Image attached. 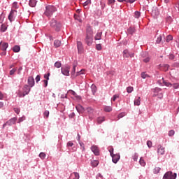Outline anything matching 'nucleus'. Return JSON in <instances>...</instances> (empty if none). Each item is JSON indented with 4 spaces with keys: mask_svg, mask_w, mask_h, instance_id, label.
I'll use <instances>...</instances> for the list:
<instances>
[{
    "mask_svg": "<svg viewBox=\"0 0 179 179\" xmlns=\"http://www.w3.org/2000/svg\"><path fill=\"white\" fill-rule=\"evenodd\" d=\"M50 26L55 30V31H61V28L62 27V24L55 18H53L50 22Z\"/></svg>",
    "mask_w": 179,
    "mask_h": 179,
    "instance_id": "f257e3e1",
    "label": "nucleus"
},
{
    "mask_svg": "<svg viewBox=\"0 0 179 179\" xmlns=\"http://www.w3.org/2000/svg\"><path fill=\"white\" fill-rule=\"evenodd\" d=\"M54 12H57V8L54 6H47L45 7V15L48 17L52 16Z\"/></svg>",
    "mask_w": 179,
    "mask_h": 179,
    "instance_id": "f03ea898",
    "label": "nucleus"
},
{
    "mask_svg": "<svg viewBox=\"0 0 179 179\" xmlns=\"http://www.w3.org/2000/svg\"><path fill=\"white\" fill-rule=\"evenodd\" d=\"M177 178V173H173L171 171L166 172L163 177V179H176Z\"/></svg>",
    "mask_w": 179,
    "mask_h": 179,
    "instance_id": "7ed1b4c3",
    "label": "nucleus"
},
{
    "mask_svg": "<svg viewBox=\"0 0 179 179\" xmlns=\"http://www.w3.org/2000/svg\"><path fill=\"white\" fill-rule=\"evenodd\" d=\"M17 15V11L16 10H11L8 15V20L12 22H15V18L16 17V15Z\"/></svg>",
    "mask_w": 179,
    "mask_h": 179,
    "instance_id": "20e7f679",
    "label": "nucleus"
},
{
    "mask_svg": "<svg viewBox=\"0 0 179 179\" xmlns=\"http://www.w3.org/2000/svg\"><path fill=\"white\" fill-rule=\"evenodd\" d=\"M77 48L78 54H83L85 52V48H83V43L80 41H77Z\"/></svg>",
    "mask_w": 179,
    "mask_h": 179,
    "instance_id": "39448f33",
    "label": "nucleus"
},
{
    "mask_svg": "<svg viewBox=\"0 0 179 179\" xmlns=\"http://www.w3.org/2000/svg\"><path fill=\"white\" fill-rule=\"evenodd\" d=\"M70 69H71V67H69V66L62 67L61 71H62V75H64V76H69Z\"/></svg>",
    "mask_w": 179,
    "mask_h": 179,
    "instance_id": "423d86ee",
    "label": "nucleus"
},
{
    "mask_svg": "<svg viewBox=\"0 0 179 179\" xmlns=\"http://www.w3.org/2000/svg\"><path fill=\"white\" fill-rule=\"evenodd\" d=\"M134 52H130L129 50L127 49L123 51L124 58H129V57L130 58H134Z\"/></svg>",
    "mask_w": 179,
    "mask_h": 179,
    "instance_id": "0eeeda50",
    "label": "nucleus"
},
{
    "mask_svg": "<svg viewBox=\"0 0 179 179\" xmlns=\"http://www.w3.org/2000/svg\"><path fill=\"white\" fill-rule=\"evenodd\" d=\"M112 157V162L113 163H115V164H117L118 162L120 161V159H121V156L120 154H113V155H110Z\"/></svg>",
    "mask_w": 179,
    "mask_h": 179,
    "instance_id": "6e6552de",
    "label": "nucleus"
},
{
    "mask_svg": "<svg viewBox=\"0 0 179 179\" xmlns=\"http://www.w3.org/2000/svg\"><path fill=\"white\" fill-rule=\"evenodd\" d=\"M91 150L94 152V155H95V156L100 155V150H99V147H97L96 145H92L91 147Z\"/></svg>",
    "mask_w": 179,
    "mask_h": 179,
    "instance_id": "1a4fd4ad",
    "label": "nucleus"
},
{
    "mask_svg": "<svg viewBox=\"0 0 179 179\" xmlns=\"http://www.w3.org/2000/svg\"><path fill=\"white\" fill-rule=\"evenodd\" d=\"M85 41L86 44L89 47H90V45H92V44H93V36H86Z\"/></svg>",
    "mask_w": 179,
    "mask_h": 179,
    "instance_id": "9d476101",
    "label": "nucleus"
},
{
    "mask_svg": "<svg viewBox=\"0 0 179 179\" xmlns=\"http://www.w3.org/2000/svg\"><path fill=\"white\" fill-rule=\"evenodd\" d=\"M8 47H9V44L8 43L6 42L0 43V50L1 51H6Z\"/></svg>",
    "mask_w": 179,
    "mask_h": 179,
    "instance_id": "9b49d317",
    "label": "nucleus"
},
{
    "mask_svg": "<svg viewBox=\"0 0 179 179\" xmlns=\"http://www.w3.org/2000/svg\"><path fill=\"white\" fill-rule=\"evenodd\" d=\"M157 153L158 155H160L161 156H163L165 153V148L162 145H159L157 146Z\"/></svg>",
    "mask_w": 179,
    "mask_h": 179,
    "instance_id": "f8f14e48",
    "label": "nucleus"
},
{
    "mask_svg": "<svg viewBox=\"0 0 179 179\" xmlns=\"http://www.w3.org/2000/svg\"><path fill=\"white\" fill-rule=\"evenodd\" d=\"M27 83H28V86H29V87H33L35 85L34 78H33V76L29 77L28 80H27Z\"/></svg>",
    "mask_w": 179,
    "mask_h": 179,
    "instance_id": "ddd939ff",
    "label": "nucleus"
},
{
    "mask_svg": "<svg viewBox=\"0 0 179 179\" xmlns=\"http://www.w3.org/2000/svg\"><path fill=\"white\" fill-rule=\"evenodd\" d=\"M16 121H17V117H13L11 119H10L8 121L6 122V124H8V125L9 127L14 125V124H16Z\"/></svg>",
    "mask_w": 179,
    "mask_h": 179,
    "instance_id": "4468645a",
    "label": "nucleus"
},
{
    "mask_svg": "<svg viewBox=\"0 0 179 179\" xmlns=\"http://www.w3.org/2000/svg\"><path fill=\"white\" fill-rule=\"evenodd\" d=\"M22 90H23V93H25L27 95L30 93V90H31L30 89V86L27 85H24L22 88Z\"/></svg>",
    "mask_w": 179,
    "mask_h": 179,
    "instance_id": "2eb2a0df",
    "label": "nucleus"
},
{
    "mask_svg": "<svg viewBox=\"0 0 179 179\" xmlns=\"http://www.w3.org/2000/svg\"><path fill=\"white\" fill-rule=\"evenodd\" d=\"M78 113H79L80 114H83L85 113V108H83V106H82V105H78L76 107Z\"/></svg>",
    "mask_w": 179,
    "mask_h": 179,
    "instance_id": "dca6fc26",
    "label": "nucleus"
},
{
    "mask_svg": "<svg viewBox=\"0 0 179 179\" xmlns=\"http://www.w3.org/2000/svg\"><path fill=\"white\" fill-rule=\"evenodd\" d=\"M86 36H93V29L91 27L87 28Z\"/></svg>",
    "mask_w": 179,
    "mask_h": 179,
    "instance_id": "f3484780",
    "label": "nucleus"
},
{
    "mask_svg": "<svg viewBox=\"0 0 179 179\" xmlns=\"http://www.w3.org/2000/svg\"><path fill=\"white\" fill-rule=\"evenodd\" d=\"M162 83L163 85H164V86H166L167 87H171V86H173V84L169 83L167 80H165L164 78H162Z\"/></svg>",
    "mask_w": 179,
    "mask_h": 179,
    "instance_id": "a211bd4d",
    "label": "nucleus"
},
{
    "mask_svg": "<svg viewBox=\"0 0 179 179\" xmlns=\"http://www.w3.org/2000/svg\"><path fill=\"white\" fill-rule=\"evenodd\" d=\"M29 5L31 8H34L36 6V5H37V1H36V0H29Z\"/></svg>",
    "mask_w": 179,
    "mask_h": 179,
    "instance_id": "6ab92c4d",
    "label": "nucleus"
},
{
    "mask_svg": "<svg viewBox=\"0 0 179 179\" xmlns=\"http://www.w3.org/2000/svg\"><path fill=\"white\" fill-rule=\"evenodd\" d=\"M103 110L106 113H111V111H113V108L111 106H106L103 108Z\"/></svg>",
    "mask_w": 179,
    "mask_h": 179,
    "instance_id": "aec40b11",
    "label": "nucleus"
},
{
    "mask_svg": "<svg viewBox=\"0 0 179 179\" xmlns=\"http://www.w3.org/2000/svg\"><path fill=\"white\" fill-rule=\"evenodd\" d=\"M103 34V32H97L95 35L94 40H101V35Z\"/></svg>",
    "mask_w": 179,
    "mask_h": 179,
    "instance_id": "412c9836",
    "label": "nucleus"
},
{
    "mask_svg": "<svg viewBox=\"0 0 179 179\" xmlns=\"http://www.w3.org/2000/svg\"><path fill=\"white\" fill-rule=\"evenodd\" d=\"M134 106H141V98H140V96H138L134 99Z\"/></svg>",
    "mask_w": 179,
    "mask_h": 179,
    "instance_id": "4be33fe9",
    "label": "nucleus"
},
{
    "mask_svg": "<svg viewBox=\"0 0 179 179\" xmlns=\"http://www.w3.org/2000/svg\"><path fill=\"white\" fill-rule=\"evenodd\" d=\"M54 46L55 47V48H58V47H61V41L55 40L54 41Z\"/></svg>",
    "mask_w": 179,
    "mask_h": 179,
    "instance_id": "5701e85b",
    "label": "nucleus"
},
{
    "mask_svg": "<svg viewBox=\"0 0 179 179\" xmlns=\"http://www.w3.org/2000/svg\"><path fill=\"white\" fill-rule=\"evenodd\" d=\"M13 51L14 52H19L20 51V46L15 45L13 48Z\"/></svg>",
    "mask_w": 179,
    "mask_h": 179,
    "instance_id": "b1692460",
    "label": "nucleus"
},
{
    "mask_svg": "<svg viewBox=\"0 0 179 179\" xmlns=\"http://www.w3.org/2000/svg\"><path fill=\"white\" fill-rule=\"evenodd\" d=\"M106 121L105 117H99L97 118V122L98 124H101L102 122H104Z\"/></svg>",
    "mask_w": 179,
    "mask_h": 179,
    "instance_id": "393cba45",
    "label": "nucleus"
},
{
    "mask_svg": "<svg viewBox=\"0 0 179 179\" xmlns=\"http://www.w3.org/2000/svg\"><path fill=\"white\" fill-rule=\"evenodd\" d=\"M127 33L129 34H134V33H135V28L134 27H129L128 29H127Z\"/></svg>",
    "mask_w": 179,
    "mask_h": 179,
    "instance_id": "a878e982",
    "label": "nucleus"
},
{
    "mask_svg": "<svg viewBox=\"0 0 179 179\" xmlns=\"http://www.w3.org/2000/svg\"><path fill=\"white\" fill-rule=\"evenodd\" d=\"M91 165L92 167H97L99 166V162L97 160H93L91 162Z\"/></svg>",
    "mask_w": 179,
    "mask_h": 179,
    "instance_id": "bb28decb",
    "label": "nucleus"
},
{
    "mask_svg": "<svg viewBox=\"0 0 179 179\" xmlns=\"http://www.w3.org/2000/svg\"><path fill=\"white\" fill-rule=\"evenodd\" d=\"M71 176H73V179H79L80 178V176H79V173L78 172H73Z\"/></svg>",
    "mask_w": 179,
    "mask_h": 179,
    "instance_id": "cd10ccee",
    "label": "nucleus"
},
{
    "mask_svg": "<svg viewBox=\"0 0 179 179\" xmlns=\"http://www.w3.org/2000/svg\"><path fill=\"white\" fill-rule=\"evenodd\" d=\"M91 89H92V92L93 94H94V93H96V92H97V87H96V85H94V84L92 85Z\"/></svg>",
    "mask_w": 179,
    "mask_h": 179,
    "instance_id": "c85d7f7f",
    "label": "nucleus"
},
{
    "mask_svg": "<svg viewBox=\"0 0 179 179\" xmlns=\"http://www.w3.org/2000/svg\"><path fill=\"white\" fill-rule=\"evenodd\" d=\"M16 71H17V68H13L10 71L9 74L10 75V76H13V75H15V73H16Z\"/></svg>",
    "mask_w": 179,
    "mask_h": 179,
    "instance_id": "c756f323",
    "label": "nucleus"
},
{
    "mask_svg": "<svg viewBox=\"0 0 179 179\" xmlns=\"http://www.w3.org/2000/svg\"><path fill=\"white\" fill-rule=\"evenodd\" d=\"M7 29H8V27H6V25L5 24H1V31H3V33H5V31H6Z\"/></svg>",
    "mask_w": 179,
    "mask_h": 179,
    "instance_id": "7c9ffc66",
    "label": "nucleus"
},
{
    "mask_svg": "<svg viewBox=\"0 0 179 179\" xmlns=\"http://www.w3.org/2000/svg\"><path fill=\"white\" fill-rule=\"evenodd\" d=\"M160 170H162L160 167H155L153 171L154 174H159Z\"/></svg>",
    "mask_w": 179,
    "mask_h": 179,
    "instance_id": "2f4dec72",
    "label": "nucleus"
},
{
    "mask_svg": "<svg viewBox=\"0 0 179 179\" xmlns=\"http://www.w3.org/2000/svg\"><path fill=\"white\" fill-rule=\"evenodd\" d=\"M157 96H158V99H163V93L153 94V97H156Z\"/></svg>",
    "mask_w": 179,
    "mask_h": 179,
    "instance_id": "473e14b6",
    "label": "nucleus"
},
{
    "mask_svg": "<svg viewBox=\"0 0 179 179\" xmlns=\"http://www.w3.org/2000/svg\"><path fill=\"white\" fill-rule=\"evenodd\" d=\"M134 17H136V19H139V17H141V13L138 11H136L134 13Z\"/></svg>",
    "mask_w": 179,
    "mask_h": 179,
    "instance_id": "72a5a7b5",
    "label": "nucleus"
},
{
    "mask_svg": "<svg viewBox=\"0 0 179 179\" xmlns=\"http://www.w3.org/2000/svg\"><path fill=\"white\" fill-rule=\"evenodd\" d=\"M125 115H127V113H125V112H122L117 115V118L120 120V118L125 117Z\"/></svg>",
    "mask_w": 179,
    "mask_h": 179,
    "instance_id": "f704fd0d",
    "label": "nucleus"
},
{
    "mask_svg": "<svg viewBox=\"0 0 179 179\" xmlns=\"http://www.w3.org/2000/svg\"><path fill=\"white\" fill-rule=\"evenodd\" d=\"M55 68H61V66H62V64H61L60 62H56L55 63Z\"/></svg>",
    "mask_w": 179,
    "mask_h": 179,
    "instance_id": "c9c22d12",
    "label": "nucleus"
},
{
    "mask_svg": "<svg viewBox=\"0 0 179 179\" xmlns=\"http://www.w3.org/2000/svg\"><path fill=\"white\" fill-rule=\"evenodd\" d=\"M73 146V143L72 141H69L66 143V148L69 149V148H72Z\"/></svg>",
    "mask_w": 179,
    "mask_h": 179,
    "instance_id": "e433bc0d",
    "label": "nucleus"
},
{
    "mask_svg": "<svg viewBox=\"0 0 179 179\" xmlns=\"http://www.w3.org/2000/svg\"><path fill=\"white\" fill-rule=\"evenodd\" d=\"M163 68V71H164L165 72H167V71H169V64H164L162 66Z\"/></svg>",
    "mask_w": 179,
    "mask_h": 179,
    "instance_id": "4c0bfd02",
    "label": "nucleus"
},
{
    "mask_svg": "<svg viewBox=\"0 0 179 179\" xmlns=\"http://www.w3.org/2000/svg\"><path fill=\"white\" fill-rule=\"evenodd\" d=\"M127 93H132L134 92V87H128L127 88Z\"/></svg>",
    "mask_w": 179,
    "mask_h": 179,
    "instance_id": "58836bf2",
    "label": "nucleus"
},
{
    "mask_svg": "<svg viewBox=\"0 0 179 179\" xmlns=\"http://www.w3.org/2000/svg\"><path fill=\"white\" fill-rule=\"evenodd\" d=\"M74 18L76 19V20H78V22H80V23H82V19H80L79 15L75 14L74 15Z\"/></svg>",
    "mask_w": 179,
    "mask_h": 179,
    "instance_id": "ea45409f",
    "label": "nucleus"
},
{
    "mask_svg": "<svg viewBox=\"0 0 179 179\" xmlns=\"http://www.w3.org/2000/svg\"><path fill=\"white\" fill-rule=\"evenodd\" d=\"M45 153L44 152H41L39 154V157L42 159V160H44V159H45Z\"/></svg>",
    "mask_w": 179,
    "mask_h": 179,
    "instance_id": "a19ab883",
    "label": "nucleus"
},
{
    "mask_svg": "<svg viewBox=\"0 0 179 179\" xmlns=\"http://www.w3.org/2000/svg\"><path fill=\"white\" fill-rule=\"evenodd\" d=\"M24 120H26V117H24V116L20 117L18 119V122H17L18 124H20V122H23V121H24Z\"/></svg>",
    "mask_w": 179,
    "mask_h": 179,
    "instance_id": "79ce46f5",
    "label": "nucleus"
},
{
    "mask_svg": "<svg viewBox=\"0 0 179 179\" xmlns=\"http://www.w3.org/2000/svg\"><path fill=\"white\" fill-rule=\"evenodd\" d=\"M120 95L118 94H115L113 95V96L112 97L111 100L112 101H115V100H117V99H119Z\"/></svg>",
    "mask_w": 179,
    "mask_h": 179,
    "instance_id": "37998d69",
    "label": "nucleus"
},
{
    "mask_svg": "<svg viewBox=\"0 0 179 179\" xmlns=\"http://www.w3.org/2000/svg\"><path fill=\"white\" fill-rule=\"evenodd\" d=\"M44 117L48 118L50 116V111L45 110L43 113Z\"/></svg>",
    "mask_w": 179,
    "mask_h": 179,
    "instance_id": "c03bdc74",
    "label": "nucleus"
},
{
    "mask_svg": "<svg viewBox=\"0 0 179 179\" xmlns=\"http://www.w3.org/2000/svg\"><path fill=\"white\" fill-rule=\"evenodd\" d=\"M76 72V65H73V69H72V71H71L72 76H73V75H75Z\"/></svg>",
    "mask_w": 179,
    "mask_h": 179,
    "instance_id": "a18cd8bd",
    "label": "nucleus"
},
{
    "mask_svg": "<svg viewBox=\"0 0 179 179\" xmlns=\"http://www.w3.org/2000/svg\"><path fill=\"white\" fill-rule=\"evenodd\" d=\"M93 108H87V113H88V114H93Z\"/></svg>",
    "mask_w": 179,
    "mask_h": 179,
    "instance_id": "49530a36",
    "label": "nucleus"
},
{
    "mask_svg": "<svg viewBox=\"0 0 179 179\" xmlns=\"http://www.w3.org/2000/svg\"><path fill=\"white\" fill-rule=\"evenodd\" d=\"M162 92V89L159 88V87H157L154 90V93L155 94H157V93Z\"/></svg>",
    "mask_w": 179,
    "mask_h": 179,
    "instance_id": "de8ad7c7",
    "label": "nucleus"
},
{
    "mask_svg": "<svg viewBox=\"0 0 179 179\" xmlns=\"http://www.w3.org/2000/svg\"><path fill=\"white\" fill-rule=\"evenodd\" d=\"M171 40H173V36L171 35H169L166 37V42L169 43V41H171Z\"/></svg>",
    "mask_w": 179,
    "mask_h": 179,
    "instance_id": "09e8293b",
    "label": "nucleus"
},
{
    "mask_svg": "<svg viewBox=\"0 0 179 179\" xmlns=\"http://www.w3.org/2000/svg\"><path fill=\"white\" fill-rule=\"evenodd\" d=\"M108 150L110 156H113L114 155V148H113V147H110Z\"/></svg>",
    "mask_w": 179,
    "mask_h": 179,
    "instance_id": "8fccbe9b",
    "label": "nucleus"
},
{
    "mask_svg": "<svg viewBox=\"0 0 179 179\" xmlns=\"http://www.w3.org/2000/svg\"><path fill=\"white\" fill-rule=\"evenodd\" d=\"M17 8H19V6H17V2L15 1L13 3V9H17Z\"/></svg>",
    "mask_w": 179,
    "mask_h": 179,
    "instance_id": "3c124183",
    "label": "nucleus"
},
{
    "mask_svg": "<svg viewBox=\"0 0 179 179\" xmlns=\"http://www.w3.org/2000/svg\"><path fill=\"white\" fill-rule=\"evenodd\" d=\"M175 134H176V131H174V130H171L169 131V136H174Z\"/></svg>",
    "mask_w": 179,
    "mask_h": 179,
    "instance_id": "603ef678",
    "label": "nucleus"
},
{
    "mask_svg": "<svg viewBox=\"0 0 179 179\" xmlns=\"http://www.w3.org/2000/svg\"><path fill=\"white\" fill-rule=\"evenodd\" d=\"M143 62H145V64H146V63L149 62V61H150V57H149V56H148L145 58H144L143 59Z\"/></svg>",
    "mask_w": 179,
    "mask_h": 179,
    "instance_id": "864d4df0",
    "label": "nucleus"
},
{
    "mask_svg": "<svg viewBox=\"0 0 179 179\" xmlns=\"http://www.w3.org/2000/svg\"><path fill=\"white\" fill-rule=\"evenodd\" d=\"M22 71H23V66H20L17 71V75H22Z\"/></svg>",
    "mask_w": 179,
    "mask_h": 179,
    "instance_id": "5fc2aeb1",
    "label": "nucleus"
},
{
    "mask_svg": "<svg viewBox=\"0 0 179 179\" xmlns=\"http://www.w3.org/2000/svg\"><path fill=\"white\" fill-rule=\"evenodd\" d=\"M139 163H140L141 166H145V160H143V159L142 157L140 158Z\"/></svg>",
    "mask_w": 179,
    "mask_h": 179,
    "instance_id": "6e6d98bb",
    "label": "nucleus"
},
{
    "mask_svg": "<svg viewBox=\"0 0 179 179\" xmlns=\"http://www.w3.org/2000/svg\"><path fill=\"white\" fill-rule=\"evenodd\" d=\"M50 73L44 75V78L46 79L45 80H50Z\"/></svg>",
    "mask_w": 179,
    "mask_h": 179,
    "instance_id": "4d7b16f0",
    "label": "nucleus"
},
{
    "mask_svg": "<svg viewBox=\"0 0 179 179\" xmlns=\"http://www.w3.org/2000/svg\"><path fill=\"white\" fill-rule=\"evenodd\" d=\"M133 160H134V162H137L138 161V153H135L134 155L133 156Z\"/></svg>",
    "mask_w": 179,
    "mask_h": 179,
    "instance_id": "13d9d810",
    "label": "nucleus"
},
{
    "mask_svg": "<svg viewBox=\"0 0 179 179\" xmlns=\"http://www.w3.org/2000/svg\"><path fill=\"white\" fill-rule=\"evenodd\" d=\"M96 48L98 51H101V44H96Z\"/></svg>",
    "mask_w": 179,
    "mask_h": 179,
    "instance_id": "bf43d9fd",
    "label": "nucleus"
},
{
    "mask_svg": "<svg viewBox=\"0 0 179 179\" xmlns=\"http://www.w3.org/2000/svg\"><path fill=\"white\" fill-rule=\"evenodd\" d=\"M162 43V36H158L157 38V44H160Z\"/></svg>",
    "mask_w": 179,
    "mask_h": 179,
    "instance_id": "052dcab7",
    "label": "nucleus"
},
{
    "mask_svg": "<svg viewBox=\"0 0 179 179\" xmlns=\"http://www.w3.org/2000/svg\"><path fill=\"white\" fill-rule=\"evenodd\" d=\"M114 3H115V0H108V5H113Z\"/></svg>",
    "mask_w": 179,
    "mask_h": 179,
    "instance_id": "680f3d73",
    "label": "nucleus"
},
{
    "mask_svg": "<svg viewBox=\"0 0 179 179\" xmlns=\"http://www.w3.org/2000/svg\"><path fill=\"white\" fill-rule=\"evenodd\" d=\"M14 111L16 114H19L20 113V108H14Z\"/></svg>",
    "mask_w": 179,
    "mask_h": 179,
    "instance_id": "e2e57ef3",
    "label": "nucleus"
},
{
    "mask_svg": "<svg viewBox=\"0 0 179 179\" xmlns=\"http://www.w3.org/2000/svg\"><path fill=\"white\" fill-rule=\"evenodd\" d=\"M141 78L143 79H146V78H148V75L145 73H141Z\"/></svg>",
    "mask_w": 179,
    "mask_h": 179,
    "instance_id": "0e129e2a",
    "label": "nucleus"
},
{
    "mask_svg": "<svg viewBox=\"0 0 179 179\" xmlns=\"http://www.w3.org/2000/svg\"><path fill=\"white\" fill-rule=\"evenodd\" d=\"M80 148L82 149V151L84 152L85 150V144L83 143H80Z\"/></svg>",
    "mask_w": 179,
    "mask_h": 179,
    "instance_id": "69168bd1",
    "label": "nucleus"
},
{
    "mask_svg": "<svg viewBox=\"0 0 179 179\" xmlns=\"http://www.w3.org/2000/svg\"><path fill=\"white\" fill-rule=\"evenodd\" d=\"M40 79H41L40 75L36 76V77L35 78L36 83H38Z\"/></svg>",
    "mask_w": 179,
    "mask_h": 179,
    "instance_id": "338daca9",
    "label": "nucleus"
},
{
    "mask_svg": "<svg viewBox=\"0 0 179 179\" xmlns=\"http://www.w3.org/2000/svg\"><path fill=\"white\" fill-rule=\"evenodd\" d=\"M147 145L148 146V148H152V141H147Z\"/></svg>",
    "mask_w": 179,
    "mask_h": 179,
    "instance_id": "774afa93",
    "label": "nucleus"
}]
</instances>
